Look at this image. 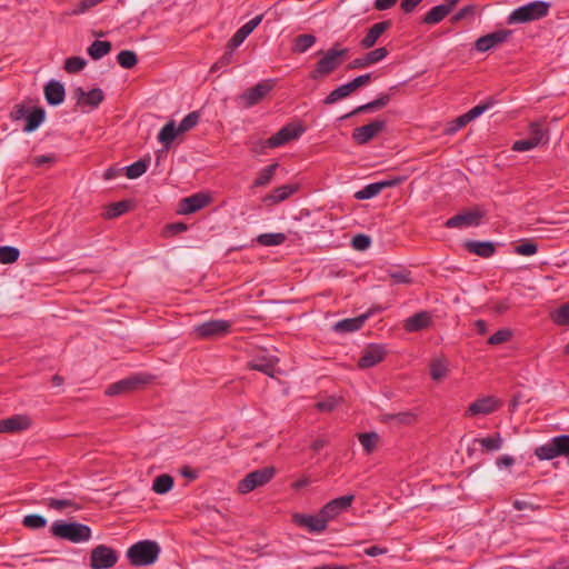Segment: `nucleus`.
Masks as SVG:
<instances>
[{
  "label": "nucleus",
  "mask_w": 569,
  "mask_h": 569,
  "mask_svg": "<svg viewBox=\"0 0 569 569\" xmlns=\"http://www.w3.org/2000/svg\"><path fill=\"white\" fill-rule=\"evenodd\" d=\"M510 33L509 30H498L482 36L476 41V49L480 52H486L497 44L503 43L509 38Z\"/></svg>",
  "instance_id": "obj_20"
},
{
  "label": "nucleus",
  "mask_w": 569,
  "mask_h": 569,
  "mask_svg": "<svg viewBox=\"0 0 569 569\" xmlns=\"http://www.w3.org/2000/svg\"><path fill=\"white\" fill-rule=\"evenodd\" d=\"M537 147L538 146L535 143V141L531 140V138H528V139L516 141L512 144V150L513 151L522 152V151L531 150V149L537 148Z\"/></svg>",
  "instance_id": "obj_61"
},
{
  "label": "nucleus",
  "mask_w": 569,
  "mask_h": 569,
  "mask_svg": "<svg viewBox=\"0 0 569 569\" xmlns=\"http://www.w3.org/2000/svg\"><path fill=\"white\" fill-rule=\"evenodd\" d=\"M358 439L367 453H371L377 449L379 435L375 431L358 435Z\"/></svg>",
  "instance_id": "obj_38"
},
{
  "label": "nucleus",
  "mask_w": 569,
  "mask_h": 569,
  "mask_svg": "<svg viewBox=\"0 0 569 569\" xmlns=\"http://www.w3.org/2000/svg\"><path fill=\"white\" fill-rule=\"evenodd\" d=\"M387 273L391 280V284H410L413 282L411 272L407 269H390Z\"/></svg>",
  "instance_id": "obj_34"
},
{
  "label": "nucleus",
  "mask_w": 569,
  "mask_h": 569,
  "mask_svg": "<svg viewBox=\"0 0 569 569\" xmlns=\"http://www.w3.org/2000/svg\"><path fill=\"white\" fill-rule=\"evenodd\" d=\"M73 98L79 106H89L97 108L104 99L103 91L99 88H94L89 92H86L82 88H76L72 92Z\"/></svg>",
  "instance_id": "obj_18"
},
{
  "label": "nucleus",
  "mask_w": 569,
  "mask_h": 569,
  "mask_svg": "<svg viewBox=\"0 0 569 569\" xmlns=\"http://www.w3.org/2000/svg\"><path fill=\"white\" fill-rule=\"evenodd\" d=\"M210 202V197L206 193H196L193 196L180 200L178 213L189 214L193 213Z\"/></svg>",
  "instance_id": "obj_19"
},
{
  "label": "nucleus",
  "mask_w": 569,
  "mask_h": 569,
  "mask_svg": "<svg viewBox=\"0 0 569 569\" xmlns=\"http://www.w3.org/2000/svg\"><path fill=\"white\" fill-rule=\"evenodd\" d=\"M153 379L151 375H136L110 385L106 390V395L109 397L124 395L138 389L140 386L152 382Z\"/></svg>",
  "instance_id": "obj_7"
},
{
  "label": "nucleus",
  "mask_w": 569,
  "mask_h": 569,
  "mask_svg": "<svg viewBox=\"0 0 569 569\" xmlns=\"http://www.w3.org/2000/svg\"><path fill=\"white\" fill-rule=\"evenodd\" d=\"M430 377L436 382H441L449 375V363L442 357L433 358L429 363Z\"/></svg>",
  "instance_id": "obj_24"
},
{
  "label": "nucleus",
  "mask_w": 569,
  "mask_h": 569,
  "mask_svg": "<svg viewBox=\"0 0 569 569\" xmlns=\"http://www.w3.org/2000/svg\"><path fill=\"white\" fill-rule=\"evenodd\" d=\"M278 362L276 357H258L248 362V368L251 370L261 371L269 377H274V366Z\"/></svg>",
  "instance_id": "obj_23"
},
{
  "label": "nucleus",
  "mask_w": 569,
  "mask_h": 569,
  "mask_svg": "<svg viewBox=\"0 0 569 569\" xmlns=\"http://www.w3.org/2000/svg\"><path fill=\"white\" fill-rule=\"evenodd\" d=\"M64 87L62 83L51 80L44 87V97L49 104L58 106L64 100Z\"/></svg>",
  "instance_id": "obj_21"
},
{
  "label": "nucleus",
  "mask_w": 569,
  "mask_h": 569,
  "mask_svg": "<svg viewBox=\"0 0 569 569\" xmlns=\"http://www.w3.org/2000/svg\"><path fill=\"white\" fill-rule=\"evenodd\" d=\"M28 113L29 109L23 103H17L10 111V119L12 121H19L23 118L27 119Z\"/></svg>",
  "instance_id": "obj_57"
},
{
  "label": "nucleus",
  "mask_w": 569,
  "mask_h": 569,
  "mask_svg": "<svg viewBox=\"0 0 569 569\" xmlns=\"http://www.w3.org/2000/svg\"><path fill=\"white\" fill-rule=\"evenodd\" d=\"M489 103L476 106L465 114L468 117L470 121H472L473 119L482 114L489 108Z\"/></svg>",
  "instance_id": "obj_64"
},
{
  "label": "nucleus",
  "mask_w": 569,
  "mask_h": 569,
  "mask_svg": "<svg viewBox=\"0 0 569 569\" xmlns=\"http://www.w3.org/2000/svg\"><path fill=\"white\" fill-rule=\"evenodd\" d=\"M352 93L349 83L342 84L331 91L329 96L325 99L326 104H332L340 99L347 98Z\"/></svg>",
  "instance_id": "obj_46"
},
{
  "label": "nucleus",
  "mask_w": 569,
  "mask_h": 569,
  "mask_svg": "<svg viewBox=\"0 0 569 569\" xmlns=\"http://www.w3.org/2000/svg\"><path fill=\"white\" fill-rule=\"evenodd\" d=\"M369 315H361L356 318H349L338 321L333 326V330L339 333H350L359 330L368 319Z\"/></svg>",
  "instance_id": "obj_25"
},
{
  "label": "nucleus",
  "mask_w": 569,
  "mask_h": 569,
  "mask_svg": "<svg viewBox=\"0 0 569 569\" xmlns=\"http://www.w3.org/2000/svg\"><path fill=\"white\" fill-rule=\"evenodd\" d=\"M273 88L271 80L262 81L254 87L246 90L240 97L243 107L250 108L260 102Z\"/></svg>",
  "instance_id": "obj_11"
},
{
  "label": "nucleus",
  "mask_w": 569,
  "mask_h": 569,
  "mask_svg": "<svg viewBox=\"0 0 569 569\" xmlns=\"http://www.w3.org/2000/svg\"><path fill=\"white\" fill-rule=\"evenodd\" d=\"M22 523L29 529H40L46 527L47 520L39 515H28L23 518Z\"/></svg>",
  "instance_id": "obj_53"
},
{
  "label": "nucleus",
  "mask_w": 569,
  "mask_h": 569,
  "mask_svg": "<svg viewBox=\"0 0 569 569\" xmlns=\"http://www.w3.org/2000/svg\"><path fill=\"white\" fill-rule=\"evenodd\" d=\"M46 505L48 508L57 511H63L66 509H72L77 511L81 509V506L72 499L49 498L46 500Z\"/></svg>",
  "instance_id": "obj_30"
},
{
  "label": "nucleus",
  "mask_w": 569,
  "mask_h": 569,
  "mask_svg": "<svg viewBox=\"0 0 569 569\" xmlns=\"http://www.w3.org/2000/svg\"><path fill=\"white\" fill-rule=\"evenodd\" d=\"M50 531L54 537L69 540L73 543L84 542L91 539L90 527L79 522L56 521L52 523Z\"/></svg>",
  "instance_id": "obj_2"
},
{
  "label": "nucleus",
  "mask_w": 569,
  "mask_h": 569,
  "mask_svg": "<svg viewBox=\"0 0 569 569\" xmlns=\"http://www.w3.org/2000/svg\"><path fill=\"white\" fill-rule=\"evenodd\" d=\"M380 191L381 190H380L378 182L371 183V184L365 187L362 190L358 191L356 193V198L361 199V200L369 199V198L377 196Z\"/></svg>",
  "instance_id": "obj_55"
},
{
  "label": "nucleus",
  "mask_w": 569,
  "mask_h": 569,
  "mask_svg": "<svg viewBox=\"0 0 569 569\" xmlns=\"http://www.w3.org/2000/svg\"><path fill=\"white\" fill-rule=\"evenodd\" d=\"M469 122H470V120L468 119V117L466 114H462V116L458 117L455 121L449 123L448 128L446 129V133L452 134Z\"/></svg>",
  "instance_id": "obj_59"
},
{
  "label": "nucleus",
  "mask_w": 569,
  "mask_h": 569,
  "mask_svg": "<svg viewBox=\"0 0 569 569\" xmlns=\"http://www.w3.org/2000/svg\"><path fill=\"white\" fill-rule=\"evenodd\" d=\"M20 257V251L16 247L2 246L0 247V263L11 264L14 263Z\"/></svg>",
  "instance_id": "obj_44"
},
{
  "label": "nucleus",
  "mask_w": 569,
  "mask_h": 569,
  "mask_svg": "<svg viewBox=\"0 0 569 569\" xmlns=\"http://www.w3.org/2000/svg\"><path fill=\"white\" fill-rule=\"evenodd\" d=\"M292 521L295 525L306 528L310 532H323L327 529V523L325 519L321 517V512L319 511L317 515H306V513H293Z\"/></svg>",
  "instance_id": "obj_13"
},
{
  "label": "nucleus",
  "mask_w": 569,
  "mask_h": 569,
  "mask_svg": "<svg viewBox=\"0 0 569 569\" xmlns=\"http://www.w3.org/2000/svg\"><path fill=\"white\" fill-rule=\"evenodd\" d=\"M430 323H431V315L428 311H421V312H418V313L409 317L405 321L403 327H405L406 331L415 332V331H419V330L428 328L430 326Z\"/></svg>",
  "instance_id": "obj_22"
},
{
  "label": "nucleus",
  "mask_w": 569,
  "mask_h": 569,
  "mask_svg": "<svg viewBox=\"0 0 569 569\" xmlns=\"http://www.w3.org/2000/svg\"><path fill=\"white\" fill-rule=\"evenodd\" d=\"M173 487V478L169 475L158 476L153 480L152 490L156 493L164 495L169 492Z\"/></svg>",
  "instance_id": "obj_40"
},
{
  "label": "nucleus",
  "mask_w": 569,
  "mask_h": 569,
  "mask_svg": "<svg viewBox=\"0 0 569 569\" xmlns=\"http://www.w3.org/2000/svg\"><path fill=\"white\" fill-rule=\"evenodd\" d=\"M550 318L557 326H569V302L552 311Z\"/></svg>",
  "instance_id": "obj_43"
},
{
  "label": "nucleus",
  "mask_w": 569,
  "mask_h": 569,
  "mask_svg": "<svg viewBox=\"0 0 569 569\" xmlns=\"http://www.w3.org/2000/svg\"><path fill=\"white\" fill-rule=\"evenodd\" d=\"M87 64V61L81 57H70L64 61V70L68 73H76L81 71Z\"/></svg>",
  "instance_id": "obj_50"
},
{
  "label": "nucleus",
  "mask_w": 569,
  "mask_h": 569,
  "mask_svg": "<svg viewBox=\"0 0 569 569\" xmlns=\"http://www.w3.org/2000/svg\"><path fill=\"white\" fill-rule=\"evenodd\" d=\"M371 80V76L369 73L359 76L355 78L352 81L348 82L351 91H356L357 89L368 84Z\"/></svg>",
  "instance_id": "obj_63"
},
{
  "label": "nucleus",
  "mask_w": 569,
  "mask_h": 569,
  "mask_svg": "<svg viewBox=\"0 0 569 569\" xmlns=\"http://www.w3.org/2000/svg\"><path fill=\"white\" fill-rule=\"evenodd\" d=\"M388 56V50L383 47L375 49L366 54L367 62L370 64L377 63Z\"/></svg>",
  "instance_id": "obj_58"
},
{
  "label": "nucleus",
  "mask_w": 569,
  "mask_h": 569,
  "mask_svg": "<svg viewBox=\"0 0 569 569\" xmlns=\"http://www.w3.org/2000/svg\"><path fill=\"white\" fill-rule=\"evenodd\" d=\"M450 11V6H437L425 16L423 22L427 24H436L440 22L443 18H446Z\"/></svg>",
  "instance_id": "obj_31"
},
{
  "label": "nucleus",
  "mask_w": 569,
  "mask_h": 569,
  "mask_svg": "<svg viewBox=\"0 0 569 569\" xmlns=\"http://www.w3.org/2000/svg\"><path fill=\"white\" fill-rule=\"evenodd\" d=\"M231 323L227 320H210L194 327L197 338L216 339L230 332Z\"/></svg>",
  "instance_id": "obj_8"
},
{
  "label": "nucleus",
  "mask_w": 569,
  "mask_h": 569,
  "mask_svg": "<svg viewBox=\"0 0 569 569\" xmlns=\"http://www.w3.org/2000/svg\"><path fill=\"white\" fill-rule=\"evenodd\" d=\"M392 419L397 420L401 425H412L417 420V415L411 411H405L391 416Z\"/></svg>",
  "instance_id": "obj_60"
},
{
  "label": "nucleus",
  "mask_w": 569,
  "mask_h": 569,
  "mask_svg": "<svg viewBox=\"0 0 569 569\" xmlns=\"http://www.w3.org/2000/svg\"><path fill=\"white\" fill-rule=\"evenodd\" d=\"M32 426V419L28 415H14L0 420V433H19Z\"/></svg>",
  "instance_id": "obj_16"
},
{
  "label": "nucleus",
  "mask_w": 569,
  "mask_h": 569,
  "mask_svg": "<svg viewBox=\"0 0 569 569\" xmlns=\"http://www.w3.org/2000/svg\"><path fill=\"white\" fill-rule=\"evenodd\" d=\"M305 132V127L300 123H289L267 140L269 148H278L292 140L298 139Z\"/></svg>",
  "instance_id": "obj_9"
},
{
  "label": "nucleus",
  "mask_w": 569,
  "mask_h": 569,
  "mask_svg": "<svg viewBox=\"0 0 569 569\" xmlns=\"http://www.w3.org/2000/svg\"><path fill=\"white\" fill-rule=\"evenodd\" d=\"M111 51V43L109 41H93L88 48V54L93 60H99L102 57L107 56Z\"/></svg>",
  "instance_id": "obj_32"
},
{
  "label": "nucleus",
  "mask_w": 569,
  "mask_h": 569,
  "mask_svg": "<svg viewBox=\"0 0 569 569\" xmlns=\"http://www.w3.org/2000/svg\"><path fill=\"white\" fill-rule=\"evenodd\" d=\"M371 244L370 237L366 234H357L351 240V246L357 251H365L367 250Z\"/></svg>",
  "instance_id": "obj_54"
},
{
  "label": "nucleus",
  "mask_w": 569,
  "mask_h": 569,
  "mask_svg": "<svg viewBox=\"0 0 569 569\" xmlns=\"http://www.w3.org/2000/svg\"><path fill=\"white\" fill-rule=\"evenodd\" d=\"M348 50L345 48L332 47L326 51L322 58L317 62L315 69L310 72V78L313 80L322 79L335 70H337L342 63Z\"/></svg>",
  "instance_id": "obj_3"
},
{
  "label": "nucleus",
  "mask_w": 569,
  "mask_h": 569,
  "mask_svg": "<svg viewBox=\"0 0 569 569\" xmlns=\"http://www.w3.org/2000/svg\"><path fill=\"white\" fill-rule=\"evenodd\" d=\"M261 20H262V16H257L256 18L251 19L249 22L243 24L239 29V32L242 33L244 36V38H247L259 26Z\"/></svg>",
  "instance_id": "obj_62"
},
{
  "label": "nucleus",
  "mask_w": 569,
  "mask_h": 569,
  "mask_svg": "<svg viewBox=\"0 0 569 569\" xmlns=\"http://www.w3.org/2000/svg\"><path fill=\"white\" fill-rule=\"evenodd\" d=\"M501 406V401L493 396H487L479 398L468 407L465 416L475 417L479 415H490L498 410Z\"/></svg>",
  "instance_id": "obj_12"
},
{
  "label": "nucleus",
  "mask_w": 569,
  "mask_h": 569,
  "mask_svg": "<svg viewBox=\"0 0 569 569\" xmlns=\"http://www.w3.org/2000/svg\"><path fill=\"white\" fill-rule=\"evenodd\" d=\"M316 43V37L312 34H300L295 38L292 51L303 53Z\"/></svg>",
  "instance_id": "obj_37"
},
{
  "label": "nucleus",
  "mask_w": 569,
  "mask_h": 569,
  "mask_svg": "<svg viewBox=\"0 0 569 569\" xmlns=\"http://www.w3.org/2000/svg\"><path fill=\"white\" fill-rule=\"evenodd\" d=\"M529 138H531V140H533L537 146L546 143L549 139L548 130L545 129L542 124L537 121L531 122L529 124Z\"/></svg>",
  "instance_id": "obj_36"
},
{
  "label": "nucleus",
  "mask_w": 569,
  "mask_h": 569,
  "mask_svg": "<svg viewBox=\"0 0 569 569\" xmlns=\"http://www.w3.org/2000/svg\"><path fill=\"white\" fill-rule=\"evenodd\" d=\"M149 167V159H140L137 162L128 166L126 170V176L129 179H137L141 177Z\"/></svg>",
  "instance_id": "obj_42"
},
{
  "label": "nucleus",
  "mask_w": 569,
  "mask_h": 569,
  "mask_svg": "<svg viewBox=\"0 0 569 569\" xmlns=\"http://www.w3.org/2000/svg\"><path fill=\"white\" fill-rule=\"evenodd\" d=\"M387 355L386 349L380 345H368L358 361L360 369H368L380 363Z\"/></svg>",
  "instance_id": "obj_17"
},
{
  "label": "nucleus",
  "mask_w": 569,
  "mask_h": 569,
  "mask_svg": "<svg viewBox=\"0 0 569 569\" xmlns=\"http://www.w3.org/2000/svg\"><path fill=\"white\" fill-rule=\"evenodd\" d=\"M296 190H297L296 186H290V184L281 186V187L274 189L272 193L266 196L263 198V202L267 204L278 203L280 201L286 200Z\"/></svg>",
  "instance_id": "obj_28"
},
{
  "label": "nucleus",
  "mask_w": 569,
  "mask_h": 569,
  "mask_svg": "<svg viewBox=\"0 0 569 569\" xmlns=\"http://www.w3.org/2000/svg\"><path fill=\"white\" fill-rule=\"evenodd\" d=\"M342 402V398L330 396L325 400H321L315 405L316 409L321 412H331L333 411L339 403Z\"/></svg>",
  "instance_id": "obj_48"
},
{
  "label": "nucleus",
  "mask_w": 569,
  "mask_h": 569,
  "mask_svg": "<svg viewBox=\"0 0 569 569\" xmlns=\"http://www.w3.org/2000/svg\"><path fill=\"white\" fill-rule=\"evenodd\" d=\"M277 168H278V163H272V164L268 166L267 168L262 169L259 172V176L257 177V179L254 180L253 187H262V186L268 184L271 181Z\"/></svg>",
  "instance_id": "obj_47"
},
{
  "label": "nucleus",
  "mask_w": 569,
  "mask_h": 569,
  "mask_svg": "<svg viewBox=\"0 0 569 569\" xmlns=\"http://www.w3.org/2000/svg\"><path fill=\"white\" fill-rule=\"evenodd\" d=\"M179 133L180 132L178 131L174 121H169L159 132L158 139L162 144L169 147Z\"/></svg>",
  "instance_id": "obj_39"
},
{
  "label": "nucleus",
  "mask_w": 569,
  "mask_h": 569,
  "mask_svg": "<svg viewBox=\"0 0 569 569\" xmlns=\"http://www.w3.org/2000/svg\"><path fill=\"white\" fill-rule=\"evenodd\" d=\"M390 27V21H382L373 24L361 40L360 44L365 49L372 48L379 37Z\"/></svg>",
  "instance_id": "obj_26"
},
{
  "label": "nucleus",
  "mask_w": 569,
  "mask_h": 569,
  "mask_svg": "<svg viewBox=\"0 0 569 569\" xmlns=\"http://www.w3.org/2000/svg\"><path fill=\"white\" fill-rule=\"evenodd\" d=\"M389 100H390L389 94H381L376 100H373V101H371L369 103L359 106L358 108H356L352 112H350L346 117H349V116H352V114H357V113H360V112L372 111V110H376V109H382L383 107L387 106Z\"/></svg>",
  "instance_id": "obj_35"
},
{
  "label": "nucleus",
  "mask_w": 569,
  "mask_h": 569,
  "mask_svg": "<svg viewBox=\"0 0 569 569\" xmlns=\"http://www.w3.org/2000/svg\"><path fill=\"white\" fill-rule=\"evenodd\" d=\"M118 63L124 69H131L138 63V57L136 52L131 50H123L117 56Z\"/></svg>",
  "instance_id": "obj_45"
},
{
  "label": "nucleus",
  "mask_w": 569,
  "mask_h": 569,
  "mask_svg": "<svg viewBox=\"0 0 569 569\" xmlns=\"http://www.w3.org/2000/svg\"><path fill=\"white\" fill-rule=\"evenodd\" d=\"M130 202L127 200L110 203L106 207L103 212L104 219H114L123 213H126L130 209Z\"/></svg>",
  "instance_id": "obj_33"
},
{
  "label": "nucleus",
  "mask_w": 569,
  "mask_h": 569,
  "mask_svg": "<svg viewBox=\"0 0 569 569\" xmlns=\"http://www.w3.org/2000/svg\"><path fill=\"white\" fill-rule=\"evenodd\" d=\"M287 237L284 233H262L257 237V241L261 246L272 247L280 246L286 241Z\"/></svg>",
  "instance_id": "obj_41"
},
{
  "label": "nucleus",
  "mask_w": 569,
  "mask_h": 569,
  "mask_svg": "<svg viewBox=\"0 0 569 569\" xmlns=\"http://www.w3.org/2000/svg\"><path fill=\"white\" fill-rule=\"evenodd\" d=\"M119 560L118 551L107 545L93 547L89 556L91 569H111Z\"/></svg>",
  "instance_id": "obj_6"
},
{
  "label": "nucleus",
  "mask_w": 569,
  "mask_h": 569,
  "mask_svg": "<svg viewBox=\"0 0 569 569\" xmlns=\"http://www.w3.org/2000/svg\"><path fill=\"white\" fill-rule=\"evenodd\" d=\"M513 336V332L509 328H502L493 333L489 339L488 343L492 346L501 345L508 342Z\"/></svg>",
  "instance_id": "obj_51"
},
{
  "label": "nucleus",
  "mask_w": 569,
  "mask_h": 569,
  "mask_svg": "<svg viewBox=\"0 0 569 569\" xmlns=\"http://www.w3.org/2000/svg\"><path fill=\"white\" fill-rule=\"evenodd\" d=\"M485 213L478 208L461 212L446 221L447 228H461L470 226H479Z\"/></svg>",
  "instance_id": "obj_15"
},
{
  "label": "nucleus",
  "mask_w": 569,
  "mask_h": 569,
  "mask_svg": "<svg viewBox=\"0 0 569 569\" xmlns=\"http://www.w3.org/2000/svg\"><path fill=\"white\" fill-rule=\"evenodd\" d=\"M465 247L469 252L475 253L482 258H489L495 253V244L489 241H467Z\"/></svg>",
  "instance_id": "obj_27"
},
{
  "label": "nucleus",
  "mask_w": 569,
  "mask_h": 569,
  "mask_svg": "<svg viewBox=\"0 0 569 569\" xmlns=\"http://www.w3.org/2000/svg\"><path fill=\"white\" fill-rule=\"evenodd\" d=\"M46 118V111L42 108H34L31 112L27 116V123L23 128L26 132L34 131L43 121Z\"/></svg>",
  "instance_id": "obj_29"
},
{
  "label": "nucleus",
  "mask_w": 569,
  "mask_h": 569,
  "mask_svg": "<svg viewBox=\"0 0 569 569\" xmlns=\"http://www.w3.org/2000/svg\"><path fill=\"white\" fill-rule=\"evenodd\" d=\"M475 441L479 442L483 447V449H486L487 451L499 450L501 448V446H502V442H503V440H502V438L500 437L499 433H497L493 437L476 439Z\"/></svg>",
  "instance_id": "obj_49"
},
{
  "label": "nucleus",
  "mask_w": 569,
  "mask_h": 569,
  "mask_svg": "<svg viewBox=\"0 0 569 569\" xmlns=\"http://www.w3.org/2000/svg\"><path fill=\"white\" fill-rule=\"evenodd\" d=\"M274 475L276 468L271 466L254 470L238 482L237 491L240 495L249 493L270 482Z\"/></svg>",
  "instance_id": "obj_4"
},
{
  "label": "nucleus",
  "mask_w": 569,
  "mask_h": 569,
  "mask_svg": "<svg viewBox=\"0 0 569 569\" xmlns=\"http://www.w3.org/2000/svg\"><path fill=\"white\" fill-rule=\"evenodd\" d=\"M160 555V546L153 540H141L128 548L126 556L133 567L154 563Z\"/></svg>",
  "instance_id": "obj_1"
},
{
  "label": "nucleus",
  "mask_w": 569,
  "mask_h": 569,
  "mask_svg": "<svg viewBox=\"0 0 569 569\" xmlns=\"http://www.w3.org/2000/svg\"><path fill=\"white\" fill-rule=\"evenodd\" d=\"M355 499L353 495L341 496L339 498L330 500L321 509V517L328 525L329 521L336 519L341 512L348 510Z\"/></svg>",
  "instance_id": "obj_10"
},
{
  "label": "nucleus",
  "mask_w": 569,
  "mask_h": 569,
  "mask_svg": "<svg viewBox=\"0 0 569 569\" xmlns=\"http://www.w3.org/2000/svg\"><path fill=\"white\" fill-rule=\"evenodd\" d=\"M386 128L385 120H375L366 126L356 128L352 131V139L358 144H365L372 140L378 133L382 132Z\"/></svg>",
  "instance_id": "obj_14"
},
{
  "label": "nucleus",
  "mask_w": 569,
  "mask_h": 569,
  "mask_svg": "<svg viewBox=\"0 0 569 569\" xmlns=\"http://www.w3.org/2000/svg\"><path fill=\"white\" fill-rule=\"evenodd\" d=\"M538 247L532 241L523 242L516 247L515 252L520 256H532L537 253Z\"/></svg>",
  "instance_id": "obj_56"
},
{
  "label": "nucleus",
  "mask_w": 569,
  "mask_h": 569,
  "mask_svg": "<svg viewBox=\"0 0 569 569\" xmlns=\"http://www.w3.org/2000/svg\"><path fill=\"white\" fill-rule=\"evenodd\" d=\"M200 114L197 111L190 112L186 116L178 127L180 133H184L197 126Z\"/></svg>",
  "instance_id": "obj_52"
},
{
  "label": "nucleus",
  "mask_w": 569,
  "mask_h": 569,
  "mask_svg": "<svg viewBox=\"0 0 569 569\" xmlns=\"http://www.w3.org/2000/svg\"><path fill=\"white\" fill-rule=\"evenodd\" d=\"M548 3L543 1H535L512 11L508 18V22L525 23L532 20H537L545 17L548 13Z\"/></svg>",
  "instance_id": "obj_5"
}]
</instances>
